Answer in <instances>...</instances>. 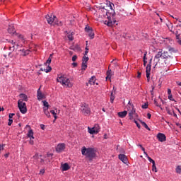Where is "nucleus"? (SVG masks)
I'll list each match as a JSON object with an SVG mask.
<instances>
[{"instance_id": "nucleus-1", "label": "nucleus", "mask_w": 181, "mask_h": 181, "mask_svg": "<svg viewBox=\"0 0 181 181\" xmlns=\"http://www.w3.org/2000/svg\"><path fill=\"white\" fill-rule=\"evenodd\" d=\"M160 59H163L165 66H168L170 63V62H168V59H173V57L169 55L167 51L163 52L162 49H160L154 57V62H156L155 66H158V64H159V66L163 65V63L160 64Z\"/></svg>"}, {"instance_id": "nucleus-2", "label": "nucleus", "mask_w": 181, "mask_h": 181, "mask_svg": "<svg viewBox=\"0 0 181 181\" xmlns=\"http://www.w3.org/2000/svg\"><path fill=\"white\" fill-rule=\"evenodd\" d=\"M95 152L94 148H86V146H83L81 148V154L90 162H93V160L95 158Z\"/></svg>"}, {"instance_id": "nucleus-3", "label": "nucleus", "mask_w": 181, "mask_h": 181, "mask_svg": "<svg viewBox=\"0 0 181 181\" xmlns=\"http://www.w3.org/2000/svg\"><path fill=\"white\" fill-rule=\"evenodd\" d=\"M57 81H58V83H60L61 84H62V86H64V87H66L69 88L73 87V82H71L70 78L64 76V75L58 76L57 78Z\"/></svg>"}, {"instance_id": "nucleus-4", "label": "nucleus", "mask_w": 181, "mask_h": 181, "mask_svg": "<svg viewBox=\"0 0 181 181\" xmlns=\"http://www.w3.org/2000/svg\"><path fill=\"white\" fill-rule=\"evenodd\" d=\"M81 111L83 115H90L91 114V109L87 103H83L81 105Z\"/></svg>"}, {"instance_id": "nucleus-5", "label": "nucleus", "mask_w": 181, "mask_h": 181, "mask_svg": "<svg viewBox=\"0 0 181 181\" xmlns=\"http://www.w3.org/2000/svg\"><path fill=\"white\" fill-rule=\"evenodd\" d=\"M18 107L21 114H26V112H28V109L26 108V103H23L22 100L18 101Z\"/></svg>"}, {"instance_id": "nucleus-6", "label": "nucleus", "mask_w": 181, "mask_h": 181, "mask_svg": "<svg viewBox=\"0 0 181 181\" xmlns=\"http://www.w3.org/2000/svg\"><path fill=\"white\" fill-rule=\"evenodd\" d=\"M45 18L49 25H52L53 22L56 23V19H57V18L55 16H53L52 14L45 16Z\"/></svg>"}, {"instance_id": "nucleus-7", "label": "nucleus", "mask_w": 181, "mask_h": 181, "mask_svg": "<svg viewBox=\"0 0 181 181\" xmlns=\"http://www.w3.org/2000/svg\"><path fill=\"white\" fill-rule=\"evenodd\" d=\"M88 130L89 134H97L98 132H100V125L95 124V126L93 128L88 127Z\"/></svg>"}, {"instance_id": "nucleus-8", "label": "nucleus", "mask_w": 181, "mask_h": 181, "mask_svg": "<svg viewBox=\"0 0 181 181\" xmlns=\"http://www.w3.org/2000/svg\"><path fill=\"white\" fill-rule=\"evenodd\" d=\"M64 149H66V144H59L57 146L56 148V151L58 153H61V152H63V151H64Z\"/></svg>"}, {"instance_id": "nucleus-9", "label": "nucleus", "mask_w": 181, "mask_h": 181, "mask_svg": "<svg viewBox=\"0 0 181 181\" xmlns=\"http://www.w3.org/2000/svg\"><path fill=\"white\" fill-rule=\"evenodd\" d=\"M152 62V59L150 60V63L147 65L146 68V78H149L151 77V62Z\"/></svg>"}, {"instance_id": "nucleus-10", "label": "nucleus", "mask_w": 181, "mask_h": 181, "mask_svg": "<svg viewBox=\"0 0 181 181\" xmlns=\"http://www.w3.org/2000/svg\"><path fill=\"white\" fill-rule=\"evenodd\" d=\"M157 139H158L160 142H165V141H166V136L163 133H158L157 134Z\"/></svg>"}, {"instance_id": "nucleus-11", "label": "nucleus", "mask_w": 181, "mask_h": 181, "mask_svg": "<svg viewBox=\"0 0 181 181\" xmlns=\"http://www.w3.org/2000/svg\"><path fill=\"white\" fill-rule=\"evenodd\" d=\"M136 115V111L134 108V105H132V109L129 112V119H134V117Z\"/></svg>"}, {"instance_id": "nucleus-12", "label": "nucleus", "mask_w": 181, "mask_h": 181, "mask_svg": "<svg viewBox=\"0 0 181 181\" xmlns=\"http://www.w3.org/2000/svg\"><path fill=\"white\" fill-rule=\"evenodd\" d=\"M119 160H122L125 165L128 163V158H127V156H125V154H119Z\"/></svg>"}, {"instance_id": "nucleus-13", "label": "nucleus", "mask_w": 181, "mask_h": 181, "mask_svg": "<svg viewBox=\"0 0 181 181\" xmlns=\"http://www.w3.org/2000/svg\"><path fill=\"white\" fill-rule=\"evenodd\" d=\"M37 100H39V101H40V100H43V98H45V95H43V93H42V92L40 91V88H39L37 90Z\"/></svg>"}, {"instance_id": "nucleus-14", "label": "nucleus", "mask_w": 181, "mask_h": 181, "mask_svg": "<svg viewBox=\"0 0 181 181\" xmlns=\"http://www.w3.org/2000/svg\"><path fill=\"white\" fill-rule=\"evenodd\" d=\"M8 33H11V34H13V35H14L16 33V31L15 30V27L13 26V25H8Z\"/></svg>"}, {"instance_id": "nucleus-15", "label": "nucleus", "mask_w": 181, "mask_h": 181, "mask_svg": "<svg viewBox=\"0 0 181 181\" xmlns=\"http://www.w3.org/2000/svg\"><path fill=\"white\" fill-rule=\"evenodd\" d=\"M128 112L127 110H124L123 112H119L117 113V115L119 117V118H125Z\"/></svg>"}, {"instance_id": "nucleus-16", "label": "nucleus", "mask_w": 181, "mask_h": 181, "mask_svg": "<svg viewBox=\"0 0 181 181\" xmlns=\"http://www.w3.org/2000/svg\"><path fill=\"white\" fill-rule=\"evenodd\" d=\"M51 114H52V115L54 116V121H56V119H57V112L58 114L60 112V110L55 109V110H50Z\"/></svg>"}, {"instance_id": "nucleus-17", "label": "nucleus", "mask_w": 181, "mask_h": 181, "mask_svg": "<svg viewBox=\"0 0 181 181\" xmlns=\"http://www.w3.org/2000/svg\"><path fill=\"white\" fill-rule=\"evenodd\" d=\"M20 52H21V56H24V57L28 56V54L30 53V50L25 49H21Z\"/></svg>"}, {"instance_id": "nucleus-18", "label": "nucleus", "mask_w": 181, "mask_h": 181, "mask_svg": "<svg viewBox=\"0 0 181 181\" xmlns=\"http://www.w3.org/2000/svg\"><path fill=\"white\" fill-rule=\"evenodd\" d=\"M28 138H30V139H35V137L33 136V130L32 129H30L27 134Z\"/></svg>"}, {"instance_id": "nucleus-19", "label": "nucleus", "mask_w": 181, "mask_h": 181, "mask_svg": "<svg viewBox=\"0 0 181 181\" xmlns=\"http://www.w3.org/2000/svg\"><path fill=\"white\" fill-rule=\"evenodd\" d=\"M40 71H45V73H49V72L52 71V66H47V69L42 67V68H40Z\"/></svg>"}, {"instance_id": "nucleus-20", "label": "nucleus", "mask_w": 181, "mask_h": 181, "mask_svg": "<svg viewBox=\"0 0 181 181\" xmlns=\"http://www.w3.org/2000/svg\"><path fill=\"white\" fill-rule=\"evenodd\" d=\"M19 97L21 100H20L21 101H28V95L23 94V93H21L19 95Z\"/></svg>"}, {"instance_id": "nucleus-21", "label": "nucleus", "mask_w": 181, "mask_h": 181, "mask_svg": "<svg viewBox=\"0 0 181 181\" xmlns=\"http://www.w3.org/2000/svg\"><path fill=\"white\" fill-rule=\"evenodd\" d=\"M88 84H90V86L95 84V76H92L91 78H90L86 85L88 86Z\"/></svg>"}, {"instance_id": "nucleus-22", "label": "nucleus", "mask_w": 181, "mask_h": 181, "mask_svg": "<svg viewBox=\"0 0 181 181\" xmlns=\"http://www.w3.org/2000/svg\"><path fill=\"white\" fill-rule=\"evenodd\" d=\"M168 52L170 53V54H173V53H177V49H175L173 47H168Z\"/></svg>"}, {"instance_id": "nucleus-23", "label": "nucleus", "mask_w": 181, "mask_h": 181, "mask_svg": "<svg viewBox=\"0 0 181 181\" xmlns=\"http://www.w3.org/2000/svg\"><path fill=\"white\" fill-rule=\"evenodd\" d=\"M48 110L49 109H47V107H43V111L46 117H47V118H50V112H49Z\"/></svg>"}, {"instance_id": "nucleus-24", "label": "nucleus", "mask_w": 181, "mask_h": 181, "mask_svg": "<svg viewBox=\"0 0 181 181\" xmlns=\"http://www.w3.org/2000/svg\"><path fill=\"white\" fill-rule=\"evenodd\" d=\"M69 169H70V166H69V164L67 163H65L62 165V170L66 171V170H69Z\"/></svg>"}, {"instance_id": "nucleus-25", "label": "nucleus", "mask_w": 181, "mask_h": 181, "mask_svg": "<svg viewBox=\"0 0 181 181\" xmlns=\"http://www.w3.org/2000/svg\"><path fill=\"white\" fill-rule=\"evenodd\" d=\"M104 23H105V25H107V26H112V25H114L112 21L110 19H109V21H105Z\"/></svg>"}, {"instance_id": "nucleus-26", "label": "nucleus", "mask_w": 181, "mask_h": 181, "mask_svg": "<svg viewBox=\"0 0 181 181\" xmlns=\"http://www.w3.org/2000/svg\"><path fill=\"white\" fill-rule=\"evenodd\" d=\"M87 34L90 39H93L94 37V32H93V30H90V31H88Z\"/></svg>"}, {"instance_id": "nucleus-27", "label": "nucleus", "mask_w": 181, "mask_h": 181, "mask_svg": "<svg viewBox=\"0 0 181 181\" xmlns=\"http://www.w3.org/2000/svg\"><path fill=\"white\" fill-rule=\"evenodd\" d=\"M11 43V46L10 47V50H15V42L13 40H10L9 41Z\"/></svg>"}, {"instance_id": "nucleus-28", "label": "nucleus", "mask_w": 181, "mask_h": 181, "mask_svg": "<svg viewBox=\"0 0 181 181\" xmlns=\"http://www.w3.org/2000/svg\"><path fill=\"white\" fill-rule=\"evenodd\" d=\"M141 125H143V127H144V128H146V129H148V131H151V128L148 127V124H146L145 122H141Z\"/></svg>"}, {"instance_id": "nucleus-29", "label": "nucleus", "mask_w": 181, "mask_h": 181, "mask_svg": "<svg viewBox=\"0 0 181 181\" xmlns=\"http://www.w3.org/2000/svg\"><path fill=\"white\" fill-rule=\"evenodd\" d=\"M88 57L84 55L82 58V63L87 64V62H88Z\"/></svg>"}, {"instance_id": "nucleus-30", "label": "nucleus", "mask_w": 181, "mask_h": 181, "mask_svg": "<svg viewBox=\"0 0 181 181\" xmlns=\"http://www.w3.org/2000/svg\"><path fill=\"white\" fill-rule=\"evenodd\" d=\"M106 74H107L106 80L108 78L110 79L111 78V69H108Z\"/></svg>"}, {"instance_id": "nucleus-31", "label": "nucleus", "mask_w": 181, "mask_h": 181, "mask_svg": "<svg viewBox=\"0 0 181 181\" xmlns=\"http://www.w3.org/2000/svg\"><path fill=\"white\" fill-rule=\"evenodd\" d=\"M73 35H74V32H72L71 34L68 35L69 40L73 41L74 40V37H73Z\"/></svg>"}, {"instance_id": "nucleus-32", "label": "nucleus", "mask_w": 181, "mask_h": 181, "mask_svg": "<svg viewBox=\"0 0 181 181\" xmlns=\"http://www.w3.org/2000/svg\"><path fill=\"white\" fill-rule=\"evenodd\" d=\"M114 100H115V96L114 95V93H111L110 95V103L112 104L114 103Z\"/></svg>"}, {"instance_id": "nucleus-33", "label": "nucleus", "mask_w": 181, "mask_h": 181, "mask_svg": "<svg viewBox=\"0 0 181 181\" xmlns=\"http://www.w3.org/2000/svg\"><path fill=\"white\" fill-rule=\"evenodd\" d=\"M42 103L45 107L44 108H47V110H49V103H47L46 100L42 101Z\"/></svg>"}, {"instance_id": "nucleus-34", "label": "nucleus", "mask_w": 181, "mask_h": 181, "mask_svg": "<svg viewBox=\"0 0 181 181\" xmlns=\"http://www.w3.org/2000/svg\"><path fill=\"white\" fill-rule=\"evenodd\" d=\"M93 30V28H91L90 26L86 25V27L85 28V32L88 33L90 31Z\"/></svg>"}, {"instance_id": "nucleus-35", "label": "nucleus", "mask_w": 181, "mask_h": 181, "mask_svg": "<svg viewBox=\"0 0 181 181\" xmlns=\"http://www.w3.org/2000/svg\"><path fill=\"white\" fill-rule=\"evenodd\" d=\"M175 170H176L177 173L180 174L181 173V166L180 165L177 166Z\"/></svg>"}, {"instance_id": "nucleus-36", "label": "nucleus", "mask_w": 181, "mask_h": 181, "mask_svg": "<svg viewBox=\"0 0 181 181\" xmlns=\"http://www.w3.org/2000/svg\"><path fill=\"white\" fill-rule=\"evenodd\" d=\"M81 69L82 70H86L87 69V64L82 62Z\"/></svg>"}, {"instance_id": "nucleus-37", "label": "nucleus", "mask_w": 181, "mask_h": 181, "mask_svg": "<svg viewBox=\"0 0 181 181\" xmlns=\"http://www.w3.org/2000/svg\"><path fill=\"white\" fill-rule=\"evenodd\" d=\"M51 63H52V58H50V57H49L48 59L47 60V62L45 64V66H47V64H49Z\"/></svg>"}, {"instance_id": "nucleus-38", "label": "nucleus", "mask_w": 181, "mask_h": 181, "mask_svg": "<svg viewBox=\"0 0 181 181\" xmlns=\"http://www.w3.org/2000/svg\"><path fill=\"white\" fill-rule=\"evenodd\" d=\"M147 159H148V160H149V162H151V163H152V164L155 163V160H153V159H152L151 157L147 156Z\"/></svg>"}, {"instance_id": "nucleus-39", "label": "nucleus", "mask_w": 181, "mask_h": 181, "mask_svg": "<svg viewBox=\"0 0 181 181\" xmlns=\"http://www.w3.org/2000/svg\"><path fill=\"white\" fill-rule=\"evenodd\" d=\"M148 103H145L141 106V108H143L144 110H146V108H148Z\"/></svg>"}, {"instance_id": "nucleus-40", "label": "nucleus", "mask_w": 181, "mask_h": 181, "mask_svg": "<svg viewBox=\"0 0 181 181\" xmlns=\"http://www.w3.org/2000/svg\"><path fill=\"white\" fill-rule=\"evenodd\" d=\"M168 99L170 101H176V100H175V99H173V96L172 95H168Z\"/></svg>"}, {"instance_id": "nucleus-41", "label": "nucleus", "mask_w": 181, "mask_h": 181, "mask_svg": "<svg viewBox=\"0 0 181 181\" xmlns=\"http://www.w3.org/2000/svg\"><path fill=\"white\" fill-rule=\"evenodd\" d=\"M152 168H153V172H158V170H156V165H155V163L154 164H153Z\"/></svg>"}, {"instance_id": "nucleus-42", "label": "nucleus", "mask_w": 181, "mask_h": 181, "mask_svg": "<svg viewBox=\"0 0 181 181\" xmlns=\"http://www.w3.org/2000/svg\"><path fill=\"white\" fill-rule=\"evenodd\" d=\"M13 122V120L12 119H9L8 123V127H11V125H12Z\"/></svg>"}, {"instance_id": "nucleus-43", "label": "nucleus", "mask_w": 181, "mask_h": 181, "mask_svg": "<svg viewBox=\"0 0 181 181\" xmlns=\"http://www.w3.org/2000/svg\"><path fill=\"white\" fill-rule=\"evenodd\" d=\"M33 158L35 159V160H37V159H39V154L35 153Z\"/></svg>"}, {"instance_id": "nucleus-44", "label": "nucleus", "mask_w": 181, "mask_h": 181, "mask_svg": "<svg viewBox=\"0 0 181 181\" xmlns=\"http://www.w3.org/2000/svg\"><path fill=\"white\" fill-rule=\"evenodd\" d=\"M134 122H135L136 127L140 129H141V124H139V123H138V122L136 121V120H134Z\"/></svg>"}, {"instance_id": "nucleus-45", "label": "nucleus", "mask_w": 181, "mask_h": 181, "mask_svg": "<svg viewBox=\"0 0 181 181\" xmlns=\"http://www.w3.org/2000/svg\"><path fill=\"white\" fill-rule=\"evenodd\" d=\"M13 115H15V113H10L8 115L9 119H12V118H13Z\"/></svg>"}, {"instance_id": "nucleus-46", "label": "nucleus", "mask_w": 181, "mask_h": 181, "mask_svg": "<svg viewBox=\"0 0 181 181\" xmlns=\"http://www.w3.org/2000/svg\"><path fill=\"white\" fill-rule=\"evenodd\" d=\"M76 60H77V57H76V55H74L72 57V62H76Z\"/></svg>"}, {"instance_id": "nucleus-47", "label": "nucleus", "mask_w": 181, "mask_h": 181, "mask_svg": "<svg viewBox=\"0 0 181 181\" xmlns=\"http://www.w3.org/2000/svg\"><path fill=\"white\" fill-rule=\"evenodd\" d=\"M17 36H18V39H21L23 40V35H18Z\"/></svg>"}, {"instance_id": "nucleus-48", "label": "nucleus", "mask_w": 181, "mask_h": 181, "mask_svg": "<svg viewBox=\"0 0 181 181\" xmlns=\"http://www.w3.org/2000/svg\"><path fill=\"white\" fill-rule=\"evenodd\" d=\"M40 175H45V169L40 170Z\"/></svg>"}, {"instance_id": "nucleus-49", "label": "nucleus", "mask_w": 181, "mask_h": 181, "mask_svg": "<svg viewBox=\"0 0 181 181\" xmlns=\"http://www.w3.org/2000/svg\"><path fill=\"white\" fill-rule=\"evenodd\" d=\"M4 146H5V145L0 144V153H1V151H4Z\"/></svg>"}, {"instance_id": "nucleus-50", "label": "nucleus", "mask_w": 181, "mask_h": 181, "mask_svg": "<svg viewBox=\"0 0 181 181\" xmlns=\"http://www.w3.org/2000/svg\"><path fill=\"white\" fill-rule=\"evenodd\" d=\"M141 74H141V72L138 71V72H137V78H141Z\"/></svg>"}, {"instance_id": "nucleus-51", "label": "nucleus", "mask_w": 181, "mask_h": 181, "mask_svg": "<svg viewBox=\"0 0 181 181\" xmlns=\"http://www.w3.org/2000/svg\"><path fill=\"white\" fill-rule=\"evenodd\" d=\"M168 95H172V90L168 89Z\"/></svg>"}, {"instance_id": "nucleus-52", "label": "nucleus", "mask_w": 181, "mask_h": 181, "mask_svg": "<svg viewBox=\"0 0 181 181\" xmlns=\"http://www.w3.org/2000/svg\"><path fill=\"white\" fill-rule=\"evenodd\" d=\"M29 144H30V145H33V144H35V142L33 141V140H32V139H30Z\"/></svg>"}, {"instance_id": "nucleus-53", "label": "nucleus", "mask_w": 181, "mask_h": 181, "mask_svg": "<svg viewBox=\"0 0 181 181\" xmlns=\"http://www.w3.org/2000/svg\"><path fill=\"white\" fill-rule=\"evenodd\" d=\"M154 103H155V105H156V107H160V105H159V103H158V101L154 100Z\"/></svg>"}, {"instance_id": "nucleus-54", "label": "nucleus", "mask_w": 181, "mask_h": 181, "mask_svg": "<svg viewBox=\"0 0 181 181\" xmlns=\"http://www.w3.org/2000/svg\"><path fill=\"white\" fill-rule=\"evenodd\" d=\"M141 151H143L144 153H145V155H146V156H148V153H146V152H145V148L142 147Z\"/></svg>"}, {"instance_id": "nucleus-55", "label": "nucleus", "mask_w": 181, "mask_h": 181, "mask_svg": "<svg viewBox=\"0 0 181 181\" xmlns=\"http://www.w3.org/2000/svg\"><path fill=\"white\" fill-rule=\"evenodd\" d=\"M151 117H152V115H151V113L147 114V117L148 118V119H151Z\"/></svg>"}, {"instance_id": "nucleus-56", "label": "nucleus", "mask_w": 181, "mask_h": 181, "mask_svg": "<svg viewBox=\"0 0 181 181\" xmlns=\"http://www.w3.org/2000/svg\"><path fill=\"white\" fill-rule=\"evenodd\" d=\"M72 66H74V67H77V63L76 62H73Z\"/></svg>"}, {"instance_id": "nucleus-57", "label": "nucleus", "mask_w": 181, "mask_h": 181, "mask_svg": "<svg viewBox=\"0 0 181 181\" xmlns=\"http://www.w3.org/2000/svg\"><path fill=\"white\" fill-rule=\"evenodd\" d=\"M146 54H147V52H145L144 54V60H146Z\"/></svg>"}, {"instance_id": "nucleus-58", "label": "nucleus", "mask_w": 181, "mask_h": 181, "mask_svg": "<svg viewBox=\"0 0 181 181\" xmlns=\"http://www.w3.org/2000/svg\"><path fill=\"white\" fill-rule=\"evenodd\" d=\"M167 112L168 114H169V115H172V112H170V110H169L168 109H167Z\"/></svg>"}, {"instance_id": "nucleus-59", "label": "nucleus", "mask_w": 181, "mask_h": 181, "mask_svg": "<svg viewBox=\"0 0 181 181\" xmlns=\"http://www.w3.org/2000/svg\"><path fill=\"white\" fill-rule=\"evenodd\" d=\"M5 158H9V153L4 155Z\"/></svg>"}, {"instance_id": "nucleus-60", "label": "nucleus", "mask_w": 181, "mask_h": 181, "mask_svg": "<svg viewBox=\"0 0 181 181\" xmlns=\"http://www.w3.org/2000/svg\"><path fill=\"white\" fill-rule=\"evenodd\" d=\"M87 54H88V49H86V50L85 51V56H87Z\"/></svg>"}, {"instance_id": "nucleus-61", "label": "nucleus", "mask_w": 181, "mask_h": 181, "mask_svg": "<svg viewBox=\"0 0 181 181\" xmlns=\"http://www.w3.org/2000/svg\"><path fill=\"white\" fill-rule=\"evenodd\" d=\"M179 36H180V35H179L178 33H177V32L176 33V37H177V39H179Z\"/></svg>"}, {"instance_id": "nucleus-62", "label": "nucleus", "mask_w": 181, "mask_h": 181, "mask_svg": "<svg viewBox=\"0 0 181 181\" xmlns=\"http://www.w3.org/2000/svg\"><path fill=\"white\" fill-rule=\"evenodd\" d=\"M179 36H180V35H179L178 33H177V32L176 33V37H177V39H179Z\"/></svg>"}, {"instance_id": "nucleus-63", "label": "nucleus", "mask_w": 181, "mask_h": 181, "mask_svg": "<svg viewBox=\"0 0 181 181\" xmlns=\"http://www.w3.org/2000/svg\"><path fill=\"white\" fill-rule=\"evenodd\" d=\"M47 156H48L49 158H50V156H53V154H52V153H49V154H47Z\"/></svg>"}, {"instance_id": "nucleus-64", "label": "nucleus", "mask_w": 181, "mask_h": 181, "mask_svg": "<svg viewBox=\"0 0 181 181\" xmlns=\"http://www.w3.org/2000/svg\"><path fill=\"white\" fill-rule=\"evenodd\" d=\"M146 63H148V62H146V60H144V66H146Z\"/></svg>"}]
</instances>
